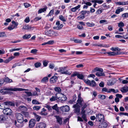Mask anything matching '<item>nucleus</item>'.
<instances>
[{
  "label": "nucleus",
  "mask_w": 128,
  "mask_h": 128,
  "mask_svg": "<svg viewBox=\"0 0 128 128\" xmlns=\"http://www.w3.org/2000/svg\"><path fill=\"white\" fill-rule=\"evenodd\" d=\"M82 117L83 119L85 121H87V119L86 118V116L85 114H83L82 115Z\"/></svg>",
  "instance_id": "nucleus-59"
},
{
  "label": "nucleus",
  "mask_w": 128,
  "mask_h": 128,
  "mask_svg": "<svg viewBox=\"0 0 128 128\" xmlns=\"http://www.w3.org/2000/svg\"><path fill=\"white\" fill-rule=\"evenodd\" d=\"M116 4L119 5H127L128 4V2H122L120 1L116 2Z\"/></svg>",
  "instance_id": "nucleus-27"
},
{
  "label": "nucleus",
  "mask_w": 128,
  "mask_h": 128,
  "mask_svg": "<svg viewBox=\"0 0 128 128\" xmlns=\"http://www.w3.org/2000/svg\"><path fill=\"white\" fill-rule=\"evenodd\" d=\"M3 112L4 114L10 116L12 114V111L10 109L7 108L3 110Z\"/></svg>",
  "instance_id": "nucleus-8"
},
{
  "label": "nucleus",
  "mask_w": 128,
  "mask_h": 128,
  "mask_svg": "<svg viewBox=\"0 0 128 128\" xmlns=\"http://www.w3.org/2000/svg\"><path fill=\"white\" fill-rule=\"evenodd\" d=\"M120 90L122 93L128 92V87L127 86L122 87L121 88Z\"/></svg>",
  "instance_id": "nucleus-26"
},
{
  "label": "nucleus",
  "mask_w": 128,
  "mask_h": 128,
  "mask_svg": "<svg viewBox=\"0 0 128 128\" xmlns=\"http://www.w3.org/2000/svg\"><path fill=\"white\" fill-rule=\"evenodd\" d=\"M116 82V80L115 78H113L110 80L108 82L107 84L109 86H112L114 85Z\"/></svg>",
  "instance_id": "nucleus-11"
},
{
  "label": "nucleus",
  "mask_w": 128,
  "mask_h": 128,
  "mask_svg": "<svg viewBox=\"0 0 128 128\" xmlns=\"http://www.w3.org/2000/svg\"><path fill=\"white\" fill-rule=\"evenodd\" d=\"M118 26L120 28L124 26V24L122 22H120L119 23H118Z\"/></svg>",
  "instance_id": "nucleus-43"
},
{
  "label": "nucleus",
  "mask_w": 128,
  "mask_h": 128,
  "mask_svg": "<svg viewBox=\"0 0 128 128\" xmlns=\"http://www.w3.org/2000/svg\"><path fill=\"white\" fill-rule=\"evenodd\" d=\"M22 114H24L25 116L28 117L29 116V113L26 112H22Z\"/></svg>",
  "instance_id": "nucleus-56"
},
{
  "label": "nucleus",
  "mask_w": 128,
  "mask_h": 128,
  "mask_svg": "<svg viewBox=\"0 0 128 128\" xmlns=\"http://www.w3.org/2000/svg\"><path fill=\"white\" fill-rule=\"evenodd\" d=\"M48 8L46 6H45L44 7V8H41L39 9L38 11V14L41 13L43 12H44L46 11V9H47Z\"/></svg>",
  "instance_id": "nucleus-22"
},
{
  "label": "nucleus",
  "mask_w": 128,
  "mask_h": 128,
  "mask_svg": "<svg viewBox=\"0 0 128 128\" xmlns=\"http://www.w3.org/2000/svg\"><path fill=\"white\" fill-rule=\"evenodd\" d=\"M3 104L6 106H14L15 105L14 104L13 102L10 101H6L3 102Z\"/></svg>",
  "instance_id": "nucleus-23"
},
{
  "label": "nucleus",
  "mask_w": 128,
  "mask_h": 128,
  "mask_svg": "<svg viewBox=\"0 0 128 128\" xmlns=\"http://www.w3.org/2000/svg\"><path fill=\"white\" fill-rule=\"evenodd\" d=\"M54 10H52L50 12L49 14L46 16H51L54 14Z\"/></svg>",
  "instance_id": "nucleus-44"
},
{
  "label": "nucleus",
  "mask_w": 128,
  "mask_h": 128,
  "mask_svg": "<svg viewBox=\"0 0 128 128\" xmlns=\"http://www.w3.org/2000/svg\"><path fill=\"white\" fill-rule=\"evenodd\" d=\"M31 37V35L30 34H25L24 35L23 37L22 38L24 39H26L29 38Z\"/></svg>",
  "instance_id": "nucleus-37"
},
{
  "label": "nucleus",
  "mask_w": 128,
  "mask_h": 128,
  "mask_svg": "<svg viewBox=\"0 0 128 128\" xmlns=\"http://www.w3.org/2000/svg\"><path fill=\"white\" fill-rule=\"evenodd\" d=\"M67 68V67L65 66L59 68H58V72H60L61 74H62V73L64 72Z\"/></svg>",
  "instance_id": "nucleus-21"
},
{
  "label": "nucleus",
  "mask_w": 128,
  "mask_h": 128,
  "mask_svg": "<svg viewBox=\"0 0 128 128\" xmlns=\"http://www.w3.org/2000/svg\"><path fill=\"white\" fill-rule=\"evenodd\" d=\"M15 115L18 122L19 123L22 124L24 122L23 115L20 113H16Z\"/></svg>",
  "instance_id": "nucleus-2"
},
{
  "label": "nucleus",
  "mask_w": 128,
  "mask_h": 128,
  "mask_svg": "<svg viewBox=\"0 0 128 128\" xmlns=\"http://www.w3.org/2000/svg\"><path fill=\"white\" fill-rule=\"evenodd\" d=\"M22 29L24 30H33L34 27H32L28 25H25L23 26L22 27Z\"/></svg>",
  "instance_id": "nucleus-24"
},
{
  "label": "nucleus",
  "mask_w": 128,
  "mask_h": 128,
  "mask_svg": "<svg viewBox=\"0 0 128 128\" xmlns=\"http://www.w3.org/2000/svg\"><path fill=\"white\" fill-rule=\"evenodd\" d=\"M74 41L75 42L77 43H81L82 42V41L81 40L78 39H75Z\"/></svg>",
  "instance_id": "nucleus-64"
},
{
  "label": "nucleus",
  "mask_w": 128,
  "mask_h": 128,
  "mask_svg": "<svg viewBox=\"0 0 128 128\" xmlns=\"http://www.w3.org/2000/svg\"><path fill=\"white\" fill-rule=\"evenodd\" d=\"M58 99L61 101H64L66 100V98L65 96L60 93V95H58Z\"/></svg>",
  "instance_id": "nucleus-9"
},
{
  "label": "nucleus",
  "mask_w": 128,
  "mask_h": 128,
  "mask_svg": "<svg viewBox=\"0 0 128 128\" xmlns=\"http://www.w3.org/2000/svg\"><path fill=\"white\" fill-rule=\"evenodd\" d=\"M46 124L43 122H41L36 124V128H45Z\"/></svg>",
  "instance_id": "nucleus-13"
},
{
  "label": "nucleus",
  "mask_w": 128,
  "mask_h": 128,
  "mask_svg": "<svg viewBox=\"0 0 128 128\" xmlns=\"http://www.w3.org/2000/svg\"><path fill=\"white\" fill-rule=\"evenodd\" d=\"M96 119L99 122H103L104 120V116L103 114H97L96 117Z\"/></svg>",
  "instance_id": "nucleus-4"
},
{
  "label": "nucleus",
  "mask_w": 128,
  "mask_h": 128,
  "mask_svg": "<svg viewBox=\"0 0 128 128\" xmlns=\"http://www.w3.org/2000/svg\"><path fill=\"white\" fill-rule=\"evenodd\" d=\"M14 124L18 128H21L23 126V125L22 124L17 123L16 120L14 121Z\"/></svg>",
  "instance_id": "nucleus-33"
},
{
  "label": "nucleus",
  "mask_w": 128,
  "mask_h": 128,
  "mask_svg": "<svg viewBox=\"0 0 128 128\" xmlns=\"http://www.w3.org/2000/svg\"><path fill=\"white\" fill-rule=\"evenodd\" d=\"M54 90L56 91L57 92H60L61 91V90L60 88L58 87H56L55 88Z\"/></svg>",
  "instance_id": "nucleus-54"
},
{
  "label": "nucleus",
  "mask_w": 128,
  "mask_h": 128,
  "mask_svg": "<svg viewBox=\"0 0 128 128\" xmlns=\"http://www.w3.org/2000/svg\"><path fill=\"white\" fill-rule=\"evenodd\" d=\"M34 115L36 121L38 122H39L40 120L41 117L37 115L36 114H34Z\"/></svg>",
  "instance_id": "nucleus-39"
},
{
  "label": "nucleus",
  "mask_w": 128,
  "mask_h": 128,
  "mask_svg": "<svg viewBox=\"0 0 128 128\" xmlns=\"http://www.w3.org/2000/svg\"><path fill=\"white\" fill-rule=\"evenodd\" d=\"M76 96H74L73 98V100H70L69 102V103L70 104H73L75 103V101H76Z\"/></svg>",
  "instance_id": "nucleus-36"
},
{
  "label": "nucleus",
  "mask_w": 128,
  "mask_h": 128,
  "mask_svg": "<svg viewBox=\"0 0 128 128\" xmlns=\"http://www.w3.org/2000/svg\"><path fill=\"white\" fill-rule=\"evenodd\" d=\"M4 90H5L13 91L16 92L17 91H22L24 90H28L23 89L21 88H4Z\"/></svg>",
  "instance_id": "nucleus-3"
},
{
  "label": "nucleus",
  "mask_w": 128,
  "mask_h": 128,
  "mask_svg": "<svg viewBox=\"0 0 128 128\" xmlns=\"http://www.w3.org/2000/svg\"><path fill=\"white\" fill-rule=\"evenodd\" d=\"M48 81V78L47 77H45L43 78L41 80V82H42L46 83Z\"/></svg>",
  "instance_id": "nucleus-38"
},
{
  "label": "nucleus",
  "mask_w": 128,
  "mask_h": 128,
  "mask_svg": "<svg viewBox=\"0 0 128 128\" xmlns=\"http://www.w3.org/2000/svg\"><path fill=\"white\" fill-rule=\"evenodd\" d=\"M107 22V20H100V24L103 23H106V24H107L108 23H106Z\"/></svg>",
  "instance_id": "nucleus-63"
},
{
  "label": "nucleus",
  "mask_w": 128,
  "mask_h": 128,
  "mask_svg": "<svg viewBox=\"0 0 128 128\" xmlns=\"http://www.w3.org/2000/svg\"><path fill=\"white\" fill-rule=\"evenodd\" d=\"M41 65V63L40 62H37L34 64L35 67L36 68H38L40 67Z\"/></svg>",
  "instance_id": "nucleus-48"
},
{
  "label": "nucleus",
  "mask_w": 128,
  "mask_h": 128,
  "mask_svg": "<svg viewBox=\"0 0 128 128\" xmlns=\"http://www.w3.org/2000/svg\"><path fill=\"white\" fill-rule=\"evenodd\" d=\"M76 104L78 105L79 104L80 106H82L84 104L83 100L81 97L80 94H79L78 95V100Z\"/></svg>",
  "instance_id": "nucleus-6"
},
{
  "label": "nucleus",
  "mask_w": 128,
  "mask_h": 128,
  "mask_svg": "<svg viewBox=\"0 0 128 128\" xmlns=\"http://www.w3.org/2000/svg\"><path fill=\"white\" fill-rule=\"evenodd\" d=\"M7 117L5 115H0V123H3L7 119Z\"/></svg>",
  "instance_id": "nucleus-12"
},
{
  "label": "nucleus",
  "mask_w": 128,
  "mask_h": 128,
  "mask_svg": "<svg viewBox=\"0 0 128 128\" xmlns=\"http://www.w3.org/2000/svg\"><path fill=\"white\" fill-rule=\"evenodd\" d=\"M4 104H3H3H0V108L4 110L6 109L5 107L4 106Z\"/></svg>",
  "instance_id": "nucleus-60"
},
{
  "label": "nucleus",
  "mask_w": 128,
  "mask_h": 128,
  "mask_svg": "<svg viewBox=\"0 0 128 128\" xmlns=\"http://www.w3.org/2000/svg\"><path fill=\"white\" fill-rule=\"evenodd\" d=\"M80 106L76 104L73 106V108H74L76 112L78 113L80 112Z\"/></svg>",
  "instance_id": "nucleus-15"
},
{
  "label": "nucleus",
  "mask_w": 128,
  "mask_h": 128,
  "mask_svg": "<svg viewBox=\"0 0 128 128\" xmlns=\"http://www.w3.org/2000/svg\"><path fill=\"white\" fill-rule=\"evenodd\" d=\"M56 119V120L58 123L60 124H62V118L59 116H55Z\"/></svg>",
  "instance_id": "nucleus-19"
},
{
  "label": "nucleus",
  "mask_w": 128,
  "mask_h": 128,
  "mask_svg": "<svg viewBox=\"0 0 128 128\" xmlns=\"http://www.w3.org/2000/svg\"><path fill=\"white\" fill-rule=\"evenodd\" d=\"M25 92L27 94L28 96H32V94L30 92Z\"/></svg>",
  "instance_id": "nucleus-61"
},
{
  "label": "nucleus",
  "mask_w": 128,
  "mask_h": 128,
  "mask_svg": "<svg viewBox=\"0 0 128 128\" xmlns=\"http://www.w3.org/2000/svg\"><path fill=\"white\" fill-rule=\"evenodd\" d=\"M80 5H78V6L75 7L71 8V10L72 12H75L76 11V10H78L80 8Z\"/></svg>",
  "instance_id": "nucleus-28"
},
{
  "label": "nucleus",
  "mask_w": 128,
  "mask_h": 128,
  "mask_svg": "<svg viewBox=\"0 0 128 128\" xmlns=\"http://www.w3.org/2000/svg\"><path fill=\"white\" fill-rule=\"evenodd\" d=\"M5 81L8 83H10L12 82V80L11 79H9L8 78H7L5 79Z\"/></svg>",
  "instance_id": "nucleus-52"
},
{
  "label": "nucleus",
  "mask_w": 128,
  "mask_h": 128,
  "mask_svg": "<svg viewBox=\"0 0 128 128\" xmlns=\"http://www.w3.org/2000/svg\"><path fill=\"white\" fill-rule=\"evenodd\" d=\"M108 124L105 122H103L102 124L100 126V128H106L108 126Z\"/></svg>",
  "instance_id": "nucleus-31"
},
{
  "label": "nucleus",
  "mask_w": 128,
  "mask_h": 128,
  "mask_svg": "<svg viewBox=\"0 0 128 128\" xmlns=\"http://www.w3.org/2000/svg\"><path fill=\"white\" fill-rule=\"evenodd\" d=\"M99 97L101 99L103 100L105 99L106 98L105 95H104L100 94L99 96Z\"/></svg>",
  "instance_id": "nucleus-57"
},
{
  "label": "nucleus",
  "mask_w": 128,
  "mask_h": 128,
  "mask_svg": "<svg viewBox=\"0 0 128 128\" xmlns=\"http://www.w3.org/2000/svg\"><path fill=\"white\" fill-rule=\"evenodd\" d=\"M56 25L57 26V27H54V28H57V30H59L60 29L63 27L62 24H60L59 21H57L56 23Z\"/></svg>",
  "instance_id": "nucleus-18"
},
{
  "label": "nucleus",
  "mask_w": 128,
  "mask_h": 128,
  "mask_svg": "<svg viewBox=\"0 0 128 128\" xmlns=\"http://www.w3.org/2000/svg\"><path fill=\"white\" fill-rule=\"evenodd\" d=\"M107 53L108 54V56H112L118 55V53L117 52L115 53L113 52H108Z\"/></svg>",
  "instance_id": "nucleus-29"
},
{
  "label": "nucleus",
  "mask_w": 128,
  "mask_h": 128,
  "mask_svg": "<svg viewBox=\"0 0 128 128\" xmlns=\"http://www.w3.org/2000/svg\"><path fill=\"white\" fill-rule=\"evenodd\" d=\"M58 80L56 76H54L52 77L50 79V81L51 83H55Z\"/></svg>",
  "instance_id": "nucleus-16"
},
{
  "label": "nucleus",
  "mask_w": 128,
  "mask_h": 128,
  "mask_svg": "<svg viewBox=\"0 0 128 128\" xmlns=\"http://www.w3.org/2000/svg\"><path fill=\"white\" fill-rule=\"evenodd\" d=\"M111 92H112L114 93H115L118 92V90H115L114 89L110 88V91H109V93H110Z\"/></svg>",
  "instance_id": "nucleus-34"
},
{
  "label": "nucleus",
  "mask_w": 128,
  "mask_h": 128,
  "mask_svg": "<svg viewBox=\"0 0 128 128\" xmlns=\"http://www.w3.org/2000/svg\"><path fill=\"white\" fill-rule=\"evenodd\" d=\"M119 114L120 116H121L122 115H124L127 116H128V113H127L120 112Z\"/></svg>",
  "instance_id": "nucleus-55"
},
{
  "label": "nucleus",
  "mask_w": 128,
  "mask_h": 128,
  "mask_svg": "<svg viewBox=\"0 0 128 128\" xmlns=\"http://www.w3.org/2000/svg\"><path fill=\"white\" fill-rule=\"evenodd\" d=\"M18 110H22L24 111L27 110H28V108L25 106H21L18 107Z\"/></svg>",
  "instance_id": "nucleus-25"
},
{
  "label": "nucleus",
  "mask_w": 128,
  "mask_h": 128,
  "mask_svg": "<svg viewBox=\"0 0 128 128\" xmlns=\"http://www.w3.org/2000/svg\"><path fill=\"white\" fill-rule=\"evenodd\" d=\"M36 124L35 121L33 119L31 120L29 122V126L30 128H32Z\"/></svg>",
  "instance_id": "nucleus-20"
},
{
  "label": "nucleus",
  "mask_w": 128,
  "mask_h": 128,
  "mask_svg": "<svg viewBox=\"0 0 128 128\" xmlns=\"http://www.w3.org/2000/svg\"><path fill=\"white\" fill-rule=\"evenodd\" d=\"M124 9L123 8H121L116 10L115 12V13L117 14H118L120 12L123 11Z\"/></svg>",
  "instance_id": "nucleus-40"
},
{
  "label": "nucleus",
  "mask_w": 128,
  "mask_h": 128,
  "mask_svg": "<svg viewBox=\"0 0 128 128\" xmlns=\"http://www.w3.org/2000/svg\"><path fill=\"white\" fill-rule=\"evenodd\" d=\"M86 25L89 27H93L95 25V24L94 23H90L89 22H87L86 23Z\"/></svg>",
  "instance_id": "nucleus-47"
},
{
  "label": "nucleus",
  "mask_w": 128,
  "mask_h": 128,
  "mask_svg": "<svg viewBox=\"0 0 128 128\" xmlns=\"http://www.w3.org/2000/svg\"><path fill=\"white\" fill-rule=\"evenodd\" d=\"M12 23L13 24L8 27V29L9 30H12L15 28H16L18 25V23L14 21H12Z\"/></svg>",
  "instance_id": "nucleus-7"
},
{
  "label": "nucleus",
  "mask_w": 128,
  "mask_h": 128,
  "mask_svg": "<svg viewBox=\"0 0 128 128\" xmlns=\"http://www.w3.org/2000/svg\"><path fill=\"white\" fill-rule=\"evenodd\" d=\"M72 72L69 71L68 70H65L64 72L62 73L63 74H65L67 75H70L71 74Z\"/></svg>",
  "instance_id": "nucleus-42"
},
{
  "label": "nucleus",
  "mask_w": 128,
  "mask_h": 128,
  "mask_svg": "<svg viewBox=\"0 0 128 128\" xmlns=\"http://www.w3.org/2000/svg\"><path fill=\"white\" fill-rule=\"evenodd\" d=\"M103 69L102 68H96L92 71V72H95L98 71V72H96V75L98 76H105V74L103 72Z\"/></svg>",
  "instance_id": "nucleus-1"
},
{
  "label": "nucleus",
  "mask_w": 128,
  "mask_h": 128,
  "mask_svg": "<svg viewBox=\"0 0 128 128\" xmlns=\"http://www.w3.org/2000/svg\"><path fill=\"white\" fill-rule=\"evenodd\" d=\"M110 49L111 50H112L113 51V52H114L116 53L117 52L118 53V54H120V49L118 48L112 47Z\"/></svg>",
  "instance_id": "nucleus-17"
},
{
  "label": "nucleus",
  "mask_w": 128,
  "mask_h": 128,
  "mask_svg": "<svg viewBox=\"0 0 128 128\" xmlns=\"http://www.w3.org/2000/svg\"><path fill=\"white\" fill-rule=\"evenodd\" d=\"M102 8H100L97 10L96 12V14H100L102 12Z\"/></svg>",
  "instance_id": "nucleus-46"
},
{
  "label": "nucleus",
  "mask_w": 128,
  "mask_h": 128,
  "mask_svg": "<svg viewBox=\"0 0 128 128\" xmlns=\"http://www.w3.org/2000/svg\"><path fill=\"white\" fill-rule=\"evenodd\" d=\"M60 109L62 112H67L70 110L69 107L68 105L61 106L60 108Z\"/></svg>",
  "instance_id": "nucleus-10"
},
{
  "label": "nucleus",
  "mask_w": 128,
  "mask_h": 128,
  "mask_svg": "<svg viewBox=\"0 0 128 128\" xmlns=\"http://www.w3.org/2000/svg\"><path fill=\"white\" fill-rule=\"evenodd\" d=\"M59 18L60 20L62 21L66 22V19L62 15L60 16Z\"/></svg>",
  "instance_id": "nucleus-45"
},
{
  "label": "nucleus",
  "mask_w": 128,
  "mask_h": 128,
  "mask_svg": "<svg viewBox=\"0 0 128 128\" xmlns=\"http://www.w3.org/2000/svg\"><path fill=\"white\" fill-rule=\"evenodd\" d=\"M32 103L33 104H41V102H39L36 99H33L32 100Z\"/></svg>",
  "instance_id": "nucleus-32"
},
{
  "label": "nucleus",
  "mask_w": 128,
  "mask_h": 128,
  "mask_svg": "<svg viewBox=\"0 0 128 128\" xmlns=\"http://www.w3.org/2000/svg\"><path fill=\"white\" fill-rule=\"evenodd\" d=\"M6 36V34L4 32H0V37H2Z\"/></svg>",
  "instance_id": "nucleus-49"
},
{
  "label": "nucleus",
  "mask_w": 128,
  "mask_h": 128,
  "mask_svg": "<svg viewBox=\"0 0 128 128\" xmlns=\"http://www.w3.org/2000/svg\"><path fill=\"white\" fill-rule=\"evenodd\" d=\"M52 108L53 110H54L56 111L58 113L59 112L58 108V107L57 104H55L54 106L52 107Z\"/></svg>",
  "instance_id": "nucleus-30"
},
{
  "label": "nucleus",
  "mask_w": 128,
  "mask_h": 128,
  "mask_svg": "<svg viewBox=\"0 0 128 128\" xmlns=\"http://www.w3.org/2000/svg\"><path fill=\"white\" fill-rule=\"evenodd\" d=\"M44 107L47 108L49 111H52V107H51L50 106L46 104L45 106H44Z\"/></svg>",
  "instance_id": "nucleus-41"
},
{
  "label": "nucleus",
  "mask_w": 128,
  "mask_h": 128,
  "mask_svg": "<svg viewBox=\"0 0 128 128\" xmlns=\"http://www.w3.org/2000/svg\"><path fill=\"white\" fill-rule=\"evenodd\" d=\"M48 62V61L47 60H44L43 61V65L44 66H47V64Z\"/></svg>",
  "instance_id": "nucleus-58"
},
{
  "label": "nucleus",
  "mask_w": 128,
  "mask_h": 128,
  "mask_svg": "<svg viewBox=\"0 0 128 128\" xmlns=\"http://www.w3.org/2000/svg\"><path fill=\"white\" fill-rule=\"evenodd\" d=\"M78 78L82 80L84 78V76L82 74H78L77 76Z\"/></svg>",
  "instance_id": "nucleus-51"
},
{
  "label": "nucleus",
  "mask_w": 128,
  "mask_h": 128,
  "mask_svg": "<svg viewBox=\"0 0 128 128\" xmlns=\"http://www.w3.org/2000/svg\"><path fill=\"white\" fill-rule=\"evenodd\" d=\"M109 91H110V89H108L106 88H103L102 90V92H107L108 93H109Z\"/></svg>",
  "instance_id": "nucleus-50"
},
{
  "label": "nucleus",
  "mask_w": 128,
  "mask_h": 128,
  "mask_svg": "<svg viewBox=\"0 0 128 128\" xmlns=\"http://www.w3.org/2000/svg\"><path fill=\"white\" fill-rule=\"evenodd\" d=\"M122 16L124 18H126V17H128V13H126L122 14Z\"/></svg>",
  "instance_id": "nucleus-53"
},
{
  "label": "nucleus",
  "mask_w": 128,
  "mask_h": 128,
  "mask_svg": "<svg viewBox=\"0 0 128 128\" xmlns=\"http://www.w3.org/2000/svg\"><path fill=\"white\" fill-rule=\"evenodd\" d=\"M84 81L86 84L89 85L90 86L94 87L96 86V82L94 80H92L91 82L90 80L86 79L84 80Z\"/></svg>",
  "instance_id": "nucleus-5"
},
{
  "label": "nucleus",
  "mask_w": 128,
  "mask_h": 128,
  "mask_svg": "<svg viewBox=\"0 0 128 128\" xmlns=\"http://www.w3.org/2000/svg\"><path fill=\"white\" fill-rule=\"evenodd\" d=\"M60 93H56L55 94V96H53L52 98H50V100L52 102L56 100H57L58 99V95H60Z\"/></svg>",
  "instance_id": "nucleus-14"
},
{
  "label": "nucleus",
  "mask_w": 128,
  "mask_h": 128,
  "mask_svg": "<svg viewBox=\"0 0 128 128\" xmlns=\"http://www.w3.org/2000/svg\"><path fill=\"white\" fill-rule=\"evenodd\" d=\"M41 107L40 106H35L33 107V109L34 110L38 111L41 108Z\"/></svg>",
  "instance_id": "nucleus-35"
},
{
  "label": "nucleus",
  "mask_w": 128,
  "mask_h": 128,
  "mask_svg": "<svg viewBox=\"0 0 128 128\" xmlns=\"http://www.w3.org/2000/svg\"><path fill=\"white\" fill-rule=\"evenodd\" d=\"M30 21L29 17H26L24 20V22L26 23H28Z\"/></svg>",
  "instance_id": "nucleus-62"
}]
</instances>
